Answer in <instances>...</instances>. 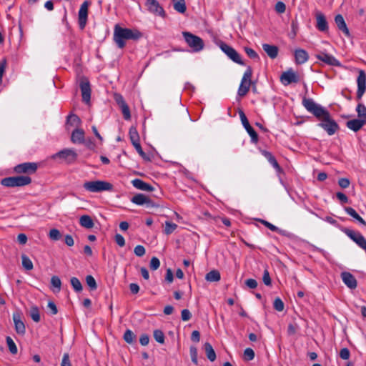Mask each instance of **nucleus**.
Here are the masks:
<instances>
[{
    "label": "nucleus",
    "instance_id": "obj_49",
    "mask_svg": "<svg viewBox=\"0 0 366 366\" xmlns=\"http://www.w3.org/2000/svg\"><path fill=\"white\" fill-rule=\"evenodd\" d=\"M86 282L87 285L90 287L92 290H94L97 289V285L96 283V280L92 275H87L86 277Z\"/></svg>",
    "mask_w": 366,
    "mask_h": 366
},
{
    "label": "nucleus",
    "instance_id": "obj_41",
    "mask_svg": "<svg viewBox=\"0 0 366 366\" xmlns=\"http://www.w3.org/2000/svg\"><path fill=\"white\" fill-rule=\"evenodd\" d=\"M123 338L127 343L132 344L134 342L136 336L132 330H127L124 334Z\"/></svg>",
    "mask_w": 366,
    "mask_h": 366
},
{
    "label": "nucleus",
    "instance_id": "obj_2",
    "mask_svg": "<svg viewBox=\"0 0 366 366\" xmlns=\"http://www.w3.org/2000/svg\"><path fill=\"white\" fill-rule=\"evenodd\" d=\"M142 36V34L137 29L122 28L116 24L114 29V41L119 49L126 46L127 40H138Z\"/></svg>",
    "mask_w": 366,
    "mask_h": 366
},
{
    "label": "nucleus",
    "instance_id": "obj_25",
    "mask_svg": "<svg viewBox=\"0 0 366 366\" xmlns=\"http://www.w3.org/2000/svg\"><path fill=\"white\" fill-rule=\"evenodd\" d=\"M132 185L139 189V190H142V191H147V192H152L154 190V187L144 182L143 180L140 179H134L132 181Z\"/></svg>",
    "mask_w": 366,
    "mask_h": 366
},
{
    "label": "nucleus",
    "instance_id": "obj_1",
    "mask_svg": "<svg viewBox=\"0 0 366 366\" xmlns=\"http://www.w3.org/2000/svg\"><path fill=\"white\" fill-rule=\"evenodd\" d=\"M302 105L316 118L321 121L318 126L324 129L331 136L339 130L337 123L331 117L330 112L322 106L316 104L312 99L304 97Z\"/></svg>",
    "mask_w": 366,
    "mask_h": 366
},
{
    "label": "nucleus",
    "instance_id": "obj_38",
    "mask_svg": "<svg viewBox=\"0 0 366 366\" xmlns=\"http://www.w3.org/2000/svg\"><path fill=\"white\" fill-rule=\"evenodd\" d=\"M29 315L31 318L35 322H39L40 321V313L39 310L36 306H33L31 307L29 311Z\"/></svg>",
    "mask_w": 366,
    "mask_h": 366
},
{
    "label": "nucleus",
    "instance_id": "obj_8",
    "mask_svg": "<svg viewBox=\"0 0 366 366\" xmlns=\"http://www.w3.org/2000/svg\"><path fill=\"white\" fill-rule=\"evenodd\" d=\"M77 154L71 149H62L52 156V159L59 158L65 161L67 164H72L77 159Z\"/></svg>",
    "mask_w": 366,
    "mask_h": 366
},
{
    "label": "nucleus",
    "instance_id": "obj_30",
    "mask_svg": "<svg viewBox=\"0 0 366 366\" xmlns=\"http://www.w3.org/2000/svg\"><path fill=\"white\" fill-rule=\"evenodd\" d=\"M262 154L264 156V157L269 161V162L277 170L280 171L281 167L279 165L275 157L272 155V154L268 151L263 150L262 151Z\"/></svg>",
    "mask_w": 366,
    "mask_h": 366
},
{
    "label": "nucleus",
    "instance_id": "obj_48",
    "mask_svg": "<svg viewBox=\"0 0 366 366\" xmlns=\"http://www.w3.org/2000/svg\"><path fill=\"white\" fill-rule=\"evenodd\" d=\"M49 236L51 240H54V241L59 240L61 237V234L59 230H58L57 229H51L49 231Z\"/></svg>",
    "mask_w": 366,
    "mask_h": 366
},
{
    "label": "nucleus",
    "instance_id": "obj_12",
    "mask_svg": "<svg viewBox=\"0 0 366 366\" xmlns=\"http://www.w3.org/2000/svg\"><path fill=\"white\" fill-rule=\"evenodd\" d=\"M79 88L81 93L82 101L86 104L89 103L91 99V85L88 79L83 76L80 79Z\"/></svg>",
    "mask_w": 366,
    "mask_h": 366
},
{
    "label": "nucleus",
    "instance_id": "obj_61",
    "mask_svg": "<svg viewBox=\"0 0 366 366\" xmlns=\"http://www.w3.org/2000/svg\"><path fill=\"white\" fill-rule=\"evenodd\" d=\"M61 366H72L68 353H64L62 357Z\"/></svg>",
    "mask_w": 366,
    "mask_h": 366
},
{
    "label": "nucleus",
    "instance_id": "obj_18",
    "mask_svg": "<svg viewBox=\"0 0 366 366\" xmlns=\"http://www.w3.org/2000/svg\"><path fill=\"white\" fill-rule=\"evenodd\" d=\"M146 6L149 12L162 17H165L166 13L157 0H147Z\"/></svg>",
    "mask_w": 366,
    "mask_h": 366
},
{
    "label": "nucleus",
    "instance_id": "obj_40",
    "mask_svg": "<svg viewBox=\"0 0 366 366\" xmlns=\"http://www.w3.org/2000/svg\"><path fill=\"white\" fill-rule=\"evenodd\" d=\"M6 344L9 347V352L13 355H16L18 352V349H17V347H16L15 342L12 340V338L9 336H7L6 337Z\"/></svg>",
    "mask_w": 366,
    "mask_h": 366
},
{
    "label": "nucleus",
    "instance_id": "obj_58",
    "mask_svg": "<svg viewBox=\"0 0 366 366\" xmlns=\"http://www.w3.org/2000/svg\"><path fill=\"white\" fill-rule=\"evenodd\" d=\"M286 10L285 4L282 1H278L275 5V11L279 14H282Z\"/></svg>",
    "mask_w": 366,
    "mask_h": 366
},
{
    "label": "nucleus",
    "instance_id": "obj_19",
    "mask_svg": "<svg viewBox=\"0 0 366 366\" xmlns=\"http://www.w3.org/2000/svg\"><path fill=\"white\" fill-rule=\"evenodd\" d=\"M131 202L137 205L146 204L148 207H157L154 202L144 194H137L132 199Z\"/></svg>",
    "mask_w": 366,
    "mask_h": 366
},
{
    "label": "nucleus",
    "instance_id": "obj_26",
    "mask_svg": "<svg viewBox=\"0 0 366 366\" xmlns=\"http://www.w3.org/2000/svg\"><path fill=\"white\" fill-rule=\"evenodd\" d=\"M84 132L82 129H74L71 136V141L76 144H83L84 142Z\"/></svg>",
    "mask_w": 366,
    "mask_h": 366
},
{
    "label": "nucleus",
    "instance_id": "obj_37",
    "mask_svg": "<svg viewBox=\"0 0 366 366\" xmlns=\"http://www.w3.org/2000/svg\"><path fill=\"white\" fill-rule=\"evenodd\" d=\"M220 273L217 270H212L209 272L206 276V280L209 282H217L220 280Z\"/></svg>",
    "mask_w": 366,
    "mask_h": 366
},
{
    "label": "nucleus",
    "instance_id": "obj_15",
    "mask_svg": "<svg viewBox=\"0 0 366 366\" xmlns=\"http://www.w3.org/2000/svg\"><path fill=\"white\" fill-rule=\"evenodd\" d=\"M359 75L357 79V99L359 100L362 98L366 91V73L363 70L358 71Z\"/></svg>",
    "mask_w": 366,
    "mask_h": 366
},
{
    "label": "nucleus",
    "instance_id": "obj_13",
    "mask_svg": "<svg viewBox=\"0 0 366 366\" xmlns=\"http://www.w3.org/2000/svg\"><path fill=\"white\" fill-rule=\"evenodd\" d=\"M239 117H240L242 124H243L244 127L245 128V129L249 134L252 142L254 144H257L259 140L257 133L249 124V121H248L244 112L242 110H239Z\"/></svg>",
    "mask_w": 366,
    "mask_h": 366
},
{
    "label": "nucleus",
    "instance_id": "obj_9",
    "mask_svg": "<svg viewBox=\"0 0 366 366\" xmlns=\"http://www.w3.org/2000/svg\"><path fill=\"white\" fill-rule=\"evenodd\" d=\"M342 231L360 248L366 250V239L359 232H356L348 228H344Z\"/></svg>",
    "mask_w": 366,
    "mask_h": 366
},
{
    "label": "nucleus",
    "instance_id": "obj_47",
    "mask_svg": "<svg viewBox=\"0 0 366 366\" xmlns=\"http://www.w3.org/2000/svg\"><path fill=\"white\" fill-rule=\"evenodd\" d=\"M189 353H190L192 362L195 365H198L197 347L194 346H191L189 348Z\"/></svg>",
    "mask_w": 366,
    "mask_h": 366
},
{
    "label": "nucleus",
    "instance_id": "obj_6",
    "mask_svg": "<svg viewBox=\"0 0 366 366\" xmlns=\"http://www.w3.org/2000/svg\"><path fill=\"white\" fill-rule=\"evenodd\" d=\"M182 34L185 41L194 51L197 52L203 49L204 44L200 37L188 31H184Z\"/></svg>",
    "mask_w": 366,
    "mask_h": 366
},
{
    "label": "nucleus",
    "instance_id": "obj_17",
    "mask_svg": "<svg viewBox=\"0 0 366 366\" xmlns=\"http://www.w3.org/2000/svg\"><path fill=\"white\" fill-rule=\"evenodd\" d=\"M315 57L317 59L322 61L328 65L342 66L341 63L335 57L324 51H320L318 54H315Z\"/></svg>",
    "mask_w": 366,
    "mask_h": 366
},
{
    "label": "nucleus",
    "instance_id": "obj_27",
    "mask_svg": "<svg viewBox=\"0 0 366 366\" xmlns=\"http://www.w3.org/2000/svg\"><path fill=\"white\" fill-rule=\"evenodd\" d=\"M295 62L297 64H302L305 63L308 59L309 55L307 52L302 49H296L295 51Z\"/></svg>",
    "mask_w": 366,
    "mask_h": 366
},
{
    "label": "nucleus",
    "instance_id": "obj_23",
    "mask_svg": "<svg viewBox=\"0 0 366 366\" xmlns=\"http://www.w3.org/2000/svg\"><path fill=\"white\" fill-rule=\"evenodd\" d=\"M366 124V120L362 119H355L347 121L346 126L354 132H357Z\"/></svg>",
    "mask_w": 366,
    "mask_h": 366
},
{
    "label": "nucleus",
    "instance_id": "obj_54",
    "mask_svg": "<svg viewBox=\"0 0 366 366\" xmlns=\"http://www.w3.org/2000/svg\"><path fill=\"white\" fill-rule=\"evenodd\" d=\"M262 281L264 284L267 286H270L272 285V280L267 269H264V271Z\"/></svg>",
    "mask_w": 366,
    "mask_h": 366
},
{
    "label": "nucleus",
    "instance_id": "obj_46",
    "mask_svg": "<svg viewBox=\"0 0 366 366\" xmlns=\"http://www.w3.org/2000/svg\"><path fill=\"white\" fill-rule=\"evenodd\" d=\"M273 307L277 311L282 312L285 308V305L280 297H276L273 302Z\"/></svg>",
    "mask_w": 366,
    "mask_h": 366
},
{
    "label": "nucleus",
    "instance_id": "obj_51",
    "mask_svg": "<svg viewBox=\"0 0 366 366\" xmlns=\"http://www.w3.org/2000/svg\"><path fill=\"white\" fill-rule=\"evenodd\" d=\"M244 51L246 52V54H247V56L249 58L254 59H257L258 60L259 59L257 53L252 48L244 47Z\"/></svg>",
    "mask_w": 366,
    "mask_h": 366
},
{
    "label": "nucleus",
    "instance_id": "obj_31",
    "mask_svg": "<svg viewBox=\"0 0 366 366\" xmlns=\"http://www.w3.org/2000/svg\"><path fill=\"white\" fill-rule=\"evenodd\" d=\"M345 211L355 219L358 222L366 227V222L357 213V212L352 207H345Z\"/></svg>",
    "mask_w": 366,
    "mask_h": 366
},
{
    "label": "nucleus",
    "instance_id": "obj_29",
    "mask_svg": "<svg viewBox=\"0 0 366 366\" xmlns=\"http://www.w3.org/2000/svg\"><path fill=\"white\" fill-rule=\"evenodd\" d=\"M79 224L86 229H92L94 226V221L89 215H82L79 219Z\"/></svg>",
    "mask_w": 366,
    "mask_h": 366
},
{
    "label": "nucleus",
    "instance_id": "obj_7",
    "mask_svg": "<svg viewBox=\"0 0 366 366\" xmlns=\"http://www.w3.org/2000/svg\"><path fill=\"white\" fill-rule=\"evenodd\" d=\"M38 169V164L36 162H24L14 167V171L16 174H25L29 176L35 174Z\"/></svg>",
    "mask_w": 366,
    "mask_h": 366
},
{
    "label": "nucleus",
    "instance_id": "obj_36",
    "mask_svg": "<svg viewBox=\"0 0 366 366\" xmlns=\"http://www.w3.org/2000/svg\"><path fill=\"white\" fill-rule=\"evenodd\" d=\"M81 122L80 118L74 114H69L66 118V124L71 126L79 127Z\"/></svg>",
    "mask_w": 366,
    "mask_h": 366
},
{
    "label": "nucleus",
    "instance_id": "obj_5",
    "mask_svg": "<svg viewBox=\"0 0 366 366\" xmlns=\"http://www.w3.org/2000/svg\"><path fill=\"white\" fill-rule=\"evenodd\" d=\"M252 72L253 71L252 67L249 66L242 76L240 85L238 89V95L239 97H244L249 91V88L252 84H253V81L251 79Z\"/></svg>",
    "mask_w": 366,
    "mask_h": 366
},
{
    "label": "nucleus",
    "instance_id": "obj_39",
    "mask_svg": "<svg viewBox=\"0 0 366 366\" xmlns=\"http://www.w3.org/2000/svg\"><path fill=\"white\" fill-rule=\"evenodd\" d=\"M129 134L130 140L133 145L134 144L139 142V134H138L136 128L131 127L129 129Z\"/></svg>",
    "mask_w": 366,
    "mask_h": 366
},
{
    "label": "nucleus",
    "instance_id": "obj_42",
    "mask_svg": "<svg viewBox=\"0 0 366 366\" xmlns=\"http://www.w3.org/2000/svg\"><path fill=\"white\" fill-rule=\"evenodd\" d=\"M70 282L72 287L76 292H79L82 290L81 283L78 278L75 277H71Z\"/></svg>",
    "mask_w": 366,
    "mask_h": 366
},
{
    "label": "nucleus",
    "instance_id": "obj_24",
    "mask_svg": "<svg viewBox=\"0 0 366 366\" xmlns=\"http://www.w3.org/2000/svg\"><path fill=\"white\" fill-rule=\"evenodd\" d=\"M335 21L337 28L342 31L347 36H350V31L346 25L345 19L341 14H337L335 17Z\"/></svg>",
    "mask_w": 366,
    "mask_h": 366
},
{
    "label": "nucleus",
    "instance_id": "obj_10",
    "mask_svg": "<svg viewBox=\"0 0 366 366\" xmlns=\"http://www.w3.org/2000/svg\"><path fill=\"white\" fill-rule=\"evenodd\" d=\"M114 99L117 105L119 106V109H121L124 119L125 120H130V109L127 102H125L123 96L119 93H115L114 94Z\"/></svg>",
    "mask_w": 366,
    "mask_h": 366
},
{
    "label": "nucleus",
    "instance_id": "obj_56",
    "mask_svg": "<svg viewBox=\"0 0 366 366\" xmlns=\"http://www.w3.org/2000/svg\"><path fill=\"white\" fill-rule=\"evenodd\" d=\"M181 317L183 321H188L192 317L190 311L187 309H184L181 312Z\"/></svg>",
    "mask_w": 366,
    "mask_h": 366
},
{
    "label": "nucleus",
    "instance_id": "obj_50",
    "mask_svg": "<svg viewBox=\"0 0 366 366\" xmlns=\"http://www.w3.org/2000/svg\"><path fill=\"white\" fill-rule=\"evenodd\" d=\"M134 147V148L136 149L137 152H138V154L144 159H146V160H150L149 158L147 156V154H145V152L143 151L142 147H141V144H140V142L139 143H137V144H134L133 145Z\"/></svg>",
    "mask_w": 366,
    "mask_h": 366
},
{
    "label": "nucleus",
    "instance_id": "obj_45",
    "mask_svg": "<svg viewBox=\"0 0 366 366\" xmlns=\"http://www.w3.org/2000/svg\"><path fill=\"white\" fill-rule=\"evenodd\" d=\"M177 227V225L171 222H165L164 233L166 234H172Z\"/></svg>",
    "mask_w": 366,
    "mask_h": 366
},
{
    "label": "nucleus",
    "instance_id": "obj_35",
    "mask_svg": "<svg viewBox=\"0 0 366 366\" xmlns=\"http://www.w3.org/2000/svg\"><path fill=\"white\" fill-rule=\"evenodd\" d=\"M21 264L23 267L28 271L31 270L34 267L31 259L24 253L21 255Z\"/></svg>",
    "mask_w": 366,
    "mask_h": 366
},
{
    "label": "nucleus",
    "instance_id": "obj_22",
    "mask_svg": "<svg viewBox=\"0 0 366 366\" xmlns=\"http://www.w3.org/2000/svg\"><path fill=\"white\" fill-rule=\"evenodd\" d=\"M341 277L345 285L350 289H355L357 283L353 274L349 272H343L341 273Z\"/></svg>",
    "mask_w": 366,
    "mask_h": 366
},
{
    "label": "nucleus",
    "instance_id": "obj_28",
    "mask_svg": "<svg viewBox=\"0 0 366 366\" xmlns=\"http://www.w3.org/2000/svg\"><path fill=\"white\" fill-rule=\"evenodd\" d=\"M262 49L271 59H275L278 55L279 49L275 45L263 44Z\"/></svg>",
    "mask_w": 366,
    "mask_h": 366
},
{
    "label": "nucleus",
    "instance_id": "obj_62",
    "mask_svg": "<svg viewBox=\"0 0 366 366\" xmlns=\"http://www.w3.org/2000/svg\"><path fill=\"white\" fill-rule=\"evenodd\" d=\"M336 197L342 204H345V203L348 202V197L344 193H342L341 192H337Z\"/></svg>",
    "mask_w": 366,
    "mask_h": 366
},
{
    "label": "nucleus",
    "instance_id": "obj_4",
    "mask_svg": "<svg viewBox=\"0 0 366 366\" xmlns=\"http://www.w3.org/2000/svg\"><path fill=\"white\" fill-rule=\"evenodd\" d=\"M83 187L90 192H101L113 189V185L111 183L101 180L85 182Z\"/></svg>",
    "mask_w": 366,
    "mask_h": 366
},
{
    "label": "nucleus",
    "instance_id": "obj_21",
    "mask_svg": "<svg viewBox=\"0 0 366 366\" xmlns=\"http://www.w3.org/2000/svg\"><path fill=\"white\" fill-rule=\"evenodd\" d=\"M315 17L317 21V29L320 31L327 32L328 31V23L325 16L322 12L317 11L315 14Z\"/></svg>",
    "mask_w": 366,
    "mask_h": 366
},
{
    "label": "nucleus",
    "instance_id": "obj_57",
    "mask_svg": "<svg viewBox=\"0 0 366 366\" xmlns=\"http://www.w3.org/2000/svg\"><path fill=\"white\" fill-rule=\"evenodd\" d=\"M350 350L346 348V347H344L342 349L340 350V357L342 359V360H348L350 358Z\"/></svg>",
    "mask_w": 366,
    "mask_h": 366
},
{
    "label": "nucleus",
    "instance_id": "obj_14",
    "mask_svg": "<svg viewBox=\"0 0 366 366\" xmlns=\"http://www.w3.org/2000/svg\"><path fill=\"white\" fill-rule=\"evenodd\" d=\"M90 3L87 1L83 2L81 5L79 14H78V22L81 30H83L86 24L88 18V7Z\"/></svg>",
    "mask_w": 366,
    "mask_h": 366
},
{
    "label": "nucleus",
    "instance_id": "obj_11",
    "mask_svg": "<svg viewBox=\"0 0 366 366\" xmlns=\"http://www.w3.org/2000/svg\"><path fill=\"white\" fill-rule=\"evenodd\" d=\"M220 49L224 51L227 56L231 59L234 62L244 65V63L242 61L239 54L238 52L233 49L232 46H229L224 42H221L220 44Z\"/></svg>",
    "mask_w": 366,
    "mask_h": 366
},
{
    "label": "nucleus",
    "instance_id": "obj_59",
    "mask_svg": "<svg viewBox=\"0 0 366 366\" xmlns=\"http://www.w3.org/2000/svg\"><path fill=\"white\" fill-rule=\"evenodd\" d=\"M350 182L347 178H340L338 180V184L342 189H346L350 186Z\"/></svg>",
    "mask_w": 366,
    "mask_h": 366
},
{
    "label": "nucleus",
    "instance_id": "obj_52",
    "mask_svg": "<svg viewBox=\"0 0 366 366\" xmlns=\"http://www.w3.org/2000/svg\"><path fill=\"white\" fill-rule=\"evenodd\" d=\"M244 357L247 360H252L254 357V352L251 348H246L244 351Z\"/></svg>",
    "mask_w": 366,
    "mask_h": 366
},
{
    "label": "nucleus",
    "instance_id": "obj_53",
    "mask_svg": "<svg viewBox=\"0 0 366 366\" xmlns=\"http://www.w3.org/2000/svg\"><path fill=\"white\" fill-rule=\"evenodd\" d=\"M6 65H7L6 59L4 58L0 61V83L2 82V78H3L4 74L5 72V69H6Z\"/></svg>",
    "mask_w": 366,
    "mask_h": 366
},
{
    "label": "nucleus",
    "instance_id": "obj_43",
    "mask_svg": "<svg viewBox=\"0 0 366 366\" xmlns=\"http://www.w3.org/2000/svg\"><path fill=\"white\" fill-rule=\"evenodd\" d=\"M359 118L366 120V107L363 104H358L356 108Z\"/></svg>",
    "mask_w": 366,
    "mask_h": 366
},
{
    "label": "nucleus",
    "instance_id": "obj_63",
    "mask_svg": "<svg viewBox=\"0 0 366 366\" xmlns=\"http://www.w3.org/2000/svg\"><path fill=\"white\" fill-rule=\"evenodd\" d=\"M114 239H115V242L116 243L120 246V247H122L125 244V240H124V238L123 237L122 235L119 234H117L114 237Z\"/></svg>",
    "mask_w": 366,
    "mask_h": 366
},
{
    "label": "nucleus",
    "instance_id": "obj_20",
    "mask_svg": "<svg viewBox=\"0 0 366 366\" xmlns=\"http://www.w3.org/2000/svg\"><path fill=\"white\" fill-rule=\"evenodd\" d=\"M13 320L15 326V330L19 335H24L26 332V327L24 322L21 320V316L19 312L13 313Z\"/></svg>",
    "mask_w": 366,
    "mask_h": 366
},
{
    "label": "nucleus",
    "instance_id": "obj_33",
    "mask_svg": "<svg viewBox=\"0 0 366 366\" xmlns=\"http://www.w3.org/2000/svg\"><path fill=\"white\" fill-rule=\"evenodd\" d=\"M174 10L184 14L187 10V6L184 0H172Z\"/></svg>",
    "mask_w": 366,
    "mask_h": 366
},
{
    "label": "nucleus",
    "instance_id": "obj_44",
    "mask_svg": "<svg viewBox=\"0 0 366 366\" xmlns=\"http://www.w3.org/2000/svg\"><path fill=\"white\" fill-rule=\"evenodd\" d=\"M153 336H154V340L160 343V344H164V339H165V337H164V335L163 333V332L160 330H155L154 331V333H153Z\"/></svg>",
    "mask_w": 366,
    "mask_h": 366
},
{
    "label": "nucleus",
    "instance_id": "obj_32",
    "mask_svg": "<svg viewBox=\"0 0 366 366\" xmlns=\"http://www.w3.org/2000/svg\"><path fill=\"white\" fill-rule=\"evenodd\" d=\"M204 350L206 352L207 357L211 361L214 362L216 360V353L209 342H205L204 345Z\"/></svg>",
    "mask_w": 366,
    "mask_h": 366
},
{
    "label": "nucleus",
    "instance_id": "obj_16",
    "mask_svg": "<svg viewBox=\"0 0 366 366\" xmlns=\"http://www.w3.org/2000/svg\"><path fill=\"white\" fill-rule=\"evenodd\" d=\"M300 81L298 75L292 69L283 72L280 76V81L287 86L292 83H297Z\"/></svg>",
    "mask_w": 366,
    "mask_h": 366
},
{
    "label": "nucleus",
    "instance_id": "obj_64",
    "mask_svg": "<svg viewBox=\"0 0 366 366\" xmlns=\"http://www.w3.org/2000/svg\"><path fill=\"white\" fill-rule=\"evenodd\" d=\"M245 285L251 289H254L257 287V282L254 279H248L245 281Z\"/></svg>",
    "mask_w": 366,
    "mask_h": 366
},
{
    "label": "nucleus",
    "instance_id": "obj_55",
    "mask_svg": "<svg viewBox=\"0 0 366 366\" xmlns=\"http://www.w3.org/2000/svg\"><path fill=\"white\" fill-rule=\"evenodd\" d=\"M160 266V262L157 257H153L150 261V268L152 270L157 269Z\"/></svg>",
    "mask_w": 366,
    "mask_h": 366
},
{
    "label": "nucleus",
    "instance_id": "obj_60",
    "mask_svg": "<svg viewBox=\"0 0 366 366\" xmlns=\"http://www.w3.org/2000/svg\"><path fill=\"white\" fill-rule=\"evenodd\" d=\"M297 325L296 324H289L287 327V334L289 335H294L296 334L297 330Z\"/></svg>",
    "mask_w": 366,
    "mask_h": 366
},
{
    "label": "nucleus",
    "instance_id": "obj_34",
    "mask_svg": "<svg viewBox=\"0 0 366 366\" xmlns=\"http://www.w3.org/2000/svg\"><path fill=\"white\" fill-rule=\"evenodd\" d=\"M51 290L54 293L59 292L61 290V282L59 277L53 276L51 278Z\"/></svg>",
    "mask_w": 366,
    "mask_h": 366
},
{
    "label": "nucleus",
    "instance_id": "obj_3",
    "mask_svg": "<svg viewBox=\"0 0 366 366\" xmlns=\"http://www.w3.org/2000/svg\"><path fill=\"white\" fill-rule=\"evenodd\" d=\"M31 183V178L24 175L6 177L1 181V185L6 187H24Z\"/></svg>",
    "mask_w": 366,
    "mask_h": 366
}]
</instances>
